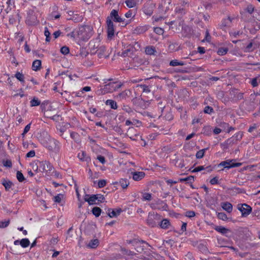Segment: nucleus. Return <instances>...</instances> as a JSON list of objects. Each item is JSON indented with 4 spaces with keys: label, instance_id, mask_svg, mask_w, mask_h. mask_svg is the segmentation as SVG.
I'll use <instances>...</instances> for the list:
<instances>
[{
    "label": "nucleus",
    "instance_id": "1",
    "mask_svg": "<svg viewBox=\"0 0 260 260\" xmlns=\"http://www.w3.org/2000/svg\"><path fill=\"white\" fill-rule=\"evenodd\" d=\"M40 142L51 151L56 152L59 150V143L56 140L51 138L50 136L46 132L40 134L39 137Z\"/></svg>",
    "mask_w": 260,
    "mask_h": 260
},
{
    "label": "nucleus",
    "instance_id": "2",
    "mask_svg": "<svg viewBox=\"0 0 260 260\" xmlns=\"http://www.w3.org/2000/svg\"><path fill=\"white\" fill-rule=\"evenodd\" d=\"M92 28L89 25L80 27L78 31V35L83 40H88L92 35Z\"/></svg>",
    "mask_w": 260,
    "mask_h": 260
},
{
    "label": "nucleus",
    "instance_id": "3",
    "mask_svg": "<svg viewBox=\"0 0 260 260\" xmlns=\"http://www.w3.org/2000/svg\"><path fill=\"white\" fill-rule=\"evenodd\" d=\"M161 219V216L159 214L154 212L149 213L147 219V223L149 226L154 227L159 224Z\"/></svg>",
    "mask_w": 260,
    "mask_h": 260
},
{
    "label": "nucleus",
    "instance_id": "4",
    "mask_svg": "<svg viewBox=\"0 0 260 260\" xmlns=\"http://www.w3.org/2000/svg\"><path fill=\"white\" fill-rule=\"evenodd\" d=\"M235 159H228L221 161L219 166L223 167L225 169H229L230 168L239 167L242 165L241 162H235Z\"/></svg>",
    "mask_w": 260,
    "mask_h": 260
},
{
    "label": "nucleus",
    "instance_id": "5",
    "mask_svg": "<svg viewBox=\"0 0 260 260\" xmlns=\"http://www.w3.org/2000/svg\"><path fill=\"white\" fill-rule=\"evenodd\" d=\"M237 209L241 212L242 216H247L252 211V208L246 204H239Z\"/></svg>",
    "mask_w": 260,
    "mask_h": 260
},
{
    "label": "nucleus",
    "instance_id": "6",
    "mask_svg": "<svg viewBox=\"0 0 260 260\" xmlns=\"http://www.w3.org/2000/svg\"><path fill=\"white\" fill-rule=\"evenodd\" d=\"M107 24L108 37L109 39H111L114 36V29L113 23L109 17H108L107 19Z\"/></svg>",
    "mask_w": 260,
    "mask_h": 260
},
{
    "label": "nucleus",
    "instance_id": "7",
    "mask_svg": "<svg viewBox=\"0 0 260 260\" xmlns=\"http://www.w3.org/2000/svg\"><path fill=\"white\" fill-rule=\"evenodd\" d=\"M39 163L40 170L43 172L51 171L52 170V166L51 164L46 161H38Z\"/></svg>",
    "mask_w": 260,
    "mask_h": 260
},
{
    "label": "nucleus",
    "instance_id": "8",
    "mask_svg": "<svg viewBox=\"0 0 260 260\" xmlns=\"http://www.w3.org/2000/svg\"><path fill=\"white\" fill-rule=\"evenodd\" d=\"M232 19L230 17H228L227 18L223 19L219 25L220 29L225 30L226 28L230 26L232 23Z\"/></svg>",
    "mask_w": 260,
    "mask_h": 260
},
{
    "label": "nucleus",
    "instance_id": "9",
    "mask_svg": "<svg viewBox=\"0 0 260 260\" xmlns=\"http://www.w3.org/2000/svg\"><path fill=\"white\" fill-rule=\"evenodd\" d=\"M110 19H114V21L117 22H122L124 21V19L120 17L118 14L117 11L113 10L110 13V16L109 17Z\"/></svg>",
    "mask_w": 260,
    "mask_h": 260
},
{
    "label": "nucleus",
    "instance_id": "10",
    "mask_svg": "<svg viewBox=\"0 0 260 260\" xmlns=\"http://www.w3.org/2000/svg\"><path fill=\"white\" fill-rule=\"evenodd\" d=\"M133 175V178L135 181H140L142 180L145 175V174L143 172H132Z\"/></svg>",
    "mask_w": 260,
    "mask_h": 260
},
{
    "label": "nucleus",
    "instance_id": "11",
    "mask_svg": "<svg viewBox=\"0 0 260 260\" xmlns=\"http://www.w3.org/2000/svg\"><path fill=\"white\" fill-rule=\"evenodd\" d=\"M121 212L122 210L120 208L109 209L108 214L110 217L113 218L118 216Z\"/></svg>",
    "mask_w": 260,
    "mask_h": 260
},
{
    "label": "nucleus",
    "instance_id": "12",
    "mask_svg": "<svg viewBox=\"0 0 260 260\" xmlns=\"http://www.w3.org/2000/svg\"><path fill=\"white\" fill-rule=\"evenodd\" d=\"M199 250L202 253L206 255L209 253V251L206 246V244L204 243H200L198 245Z\"/></svg>",
    "mask_w": 260,
    "mask_h": 260
},
{
    "label": "nucleus",
    "instance_id": "13",
    "mask_svg": "<svg viewBox=\"0 0 260 260\" xmlns=\"http://www.w3.org/2000/svg\"><path fill=\"white\" fill-rule=\"evenodd\" d=\"M221 207L223 210H225L228 213H231L233 210V206L231 203L229 202H223L221 204Z\"/></svg>",
    "mask_w": 260,
    "mask_h": 260
},
{
    "label": "nucleus",
    "instance_id": "14",
    "mask_svg": "<svg viewBox=\"0 0 260 260\" xmlns=\"http://www.w3.org/2000/svg\"><path fill=\"white\" fill-rule=\"evenodd\" d=\"M85 201L87 202L89 205H92L94 204L96 200L95 195H92L89 197L88 194H86L84 198Z\"/></svg>",
    "mask_w": 260,
    "mask_h": 260
},
{
    "label": "nucleus",
    "instance_id": "15",
    "mask_svg": "<svg viewBox=\"0 0 260 260\" xmlns=\"http://www.w3.org/2000/svg\"><path fill=\"white\" fill-rule=\"evenodd\" d=\"M161 229H166L169 228L170 225V221L167 219H164L161 221H159L158 224Z\"/></svg>",
    "mask_w": 260,
    "mask_h": 260
},
{
    "label": "nucleus",
    "instance_id": "16",
    "mask_svg": "<svg viewBox=\"0 0 260 260\" xmlns=\"http://www.w3.org/2000/svg\"><path fill=\"white\" fill-rule=\"evenodd\" d=\"M2 184L4 186L6 190H9L13 185V182L9 180H4L2 181Z\"/></svg>",
    "mask_w": 260,
    "mask_h": 260
},
{
    "label": "nucleus",
    "instance_id": "17",
    "mask_svg": "<svg viewBox=\"0 0 260 260\" xmlns=\"http://www.w3.org/2000/svg\"><path fill=\"white\" fill-rule=\"evenodd\" d=\"M41 67V61L40 60H35L32 64V69L34 71H37L40 69Z\"/></svg>",
    "mask_w": 260,
    "mask_h": 260
},
{
    "label": "nucleus",
    "instance_id": "18",
    "mask_svg": "<svg viewBox=\"0 0 260 260\" xmlns=\"http://www.w3.org/2000/svg\"><path fill=\"white\" fill-rule=\"evenodd\" d=\"M214 230L222 234H225L228 232H230V230L225 228L222 226H216L214 228Z\"/></svg>",
    "mask_w": 260,
    "mask_h": 260
},
{
    "label": "nucleus",
    "instance_id": "19",
    "mask_svg": "<svg viewBox=\"0 0 260 260\" xmlns=\"http://www.w3.org/2000/svg\"><path fill=\"white\" fill-rule=\"evenodd\" d=\"M202 170H206L207 172H210L212 171V168L210 166H207L206 168L203 166L196 167V173Z\"/></svg>",
    "mask_w": 260,
    "mask_h": 260
},
{
    "label": "nucleus",
    "instance_id": "20",
    "mask_svg": "<svg viewBox=\"0 0 260 260\" xmlns=\"http://www.w3.org/2000/svg\"><path fill=\"white\" fill-rule=\"evenodd\" d=\"M78 157L82 161H87L89 159L88 156H87L86 153L83 151H81L78 153Z\"/></svg>",
    "mask_w": 260,
    "mask_h": 260
},
{
    "label": "nucleus",
    "instance_id": "21",
    "mask_svg": "<svg viewBox=\"0 0 260 260\" xmlns=\"http://www.w3.org/2000/svg\"><path fill=\"white\" fill-rule=\"evenodd\" d=\"M99 243V241L98 239H94L91 240L88 244L87 246L90 248H95L98 246Z\"/></svg>",
    "mask_w": 260,
    "mask_h": 260
},
{
    "label": "nucleus",
    "instance_id": "22",
    "mask_svg": "<svg viewBox=\"0 0 260 260\" xmlns=\"http://www.w3.org/2000/svg\"><path fill=\"white\" fill-rule=\"evenodd\" d=\"M180 181H186L187 183H190V186L192 188H193V187L192 186V183L194 182V177H193V176H189L188 177H186V178H183V179H181Z\"/></svg>",
    "mask_w": 260,
    "mask_h": 260
},
{
    "label": "nucleus",
    "instance_id": "23",
    "mask_svg": "<svg viewBox=\"0 0 260 260\" xmlns=\"http://www.w3.org/2000/svg\"><path fill=\"white\" fill-rule=\"evenodd\" d=\"M208 148H204L203 149L200 150L198 152H196V158H202L205 154V151L208 150Z\"/></svg>",
    "mask_w": 260,
    "mask_h": 260
},
{
    "label": "nucleus",
    "instance_id": "24",
    "mask_svg": "<svg viewBox=\"0 0 260 260\" xmlns=\"http://www.w3.org/2000/svg\"><path fill=\"white\" fill-rule=\"evenodd\" d=\"M30 242L28 239H22L20 241V244L23 248H26L29 246Z\"/></svg>",
    "mask_w": 260,
    "mask_h": 260
},
{
    "label": "nucleus",
    "instance_id": "25",
    "mask_svg": "<svg viewBox=\"0 0 260 260\" xmlns=\"http://www.w3.org/2000/svg\"><path fill=\"white\" fill-rule=\"evenodd\" d=\"M228 51V48H226V47H225V48L221 47V48L218 49V50L217 51V53L219 55H225V54L227 53Z\"/></svg>",
    "mask_w": 260,
    "mask_h": 260
},
{
    "label": "nucleus",
    "instance_id": "26",
    "mask_svg": "<svg viewBox=\"0 0 260 260\" xmlns=\"http://www.w3.org/2000/svg\"><path fill=\"white\" fill-rule=\"evenodd\" d=\"M92 212L96 217H99L101 213V209L99 207H95L92 209Z\"/></svg>",
    "mask_w": 260,
    "mask_h": 260
},
{
    "label": "nucleus",
    "instance_id": "27",
    "mask_svg": "<svg viewBox=\"0 0 260 260\" xmlns=\"http://www.w3.org/2000/svg\"><path fill=\"white\" fill-rule=\"evenodd\" d=\"M106 104L110 105L111 108L114 109H116L117 108L116 103L113 100H107L106 102Z\"/></svg>",
    "mask_w": 260,
    "mask_h": 260
},
{
    "label": "nucleus",
    "instance_id": "28",
    "mask_svg": "<svg viewBox=\"0 0 260 260\" xmlns=\"http://www.w3.org/2000/svg\"><path fill=\"white\" fill-rule=\"evenodd\" d=\"M40 103L41 102L38 100V99L34 97L33 99L30 101V106L31 107L39 106Z\"/></svg>",
    "mask_w": 260,
    "mask_h": 260
},
{
    "label": "nucleus",
    "instance_id": "29",
    "mask_svg": "<svg viewBox=\"0 0 260 260\" xmlns=\"http://www.w3.org/2000/svg\"><path fill=\"white\" fill-rule=\"evenodd\" d=\"M125 4L128 8H133L136 6V2L135 0H127Z\"/></svg>",
    "mask_w": 260,
    "mask_h": 260
},
{
    "label": "nucleus",
    "instance_id": "30",
    "mask_svg": "<svg viewBox=\"0 0 260 260\" xmlns=\"http://www.w3.org/2000/svg\"><path fill=\"white\" fill-rule=\"evenodd\" d=\"M155 52L154 48L152 47H147L146 48L145 52L148 55H153Z\"/></svg>",
    "mask_w": 260,
    "mask_h": 260
},
{
    "label": "nucleus",
    "instance_id": "31",
    "mask_svg": "<svg viewBox=\"0 0 260 260\" xmlns=\"http://www.w3.org/2000/svg\"><path fill=\"white\" fill-rule=\"evenodd\" d=\"M120 184L122 188H126L129 185V182L126 179H121L120 181Z\"/></svg>",
    "mask_w": 260,
    "mask_h": 260
},
{
    "label": "nucleus",
    "instance_id": "32",
    "mask_svg": "<svg viewBox=\"0 0 260 260\" xmlns=\"http://www.w3.org/2000/svg\"><path fill=\"white\" fill-rule=\"evenodd\" d=\"M152 199L151 194L149 193H144L142 195V200L143 201H150Z\"/></svg>",
    "mask_w": 260,
    "mask_h": 260
},
{
    "label": "nucleus",
    "instance_id": "33",
    "mask_svg": "<svg viewBox=\"0 0 260 260\" xmlns=\"http://www.w3.org/2000/svg\"><path fill=\"white\" fill-rule=\"evenodd\" d=\"M170 65L173 67L184 65L183 62L178 61L177 60H173L170 61Z\"/></svg>",
    "mask_w": 260,
    "mask_h": 260
},
{
    "label": "nucleus",
    "instance_id": "34",
    "mask_svg": "<svg viewBox=\"0 0 260 260\" xmlns=\"http://www.w3.org/2000/svg\"><path fill=\"white\" fill-rule=\"evenodd\" d=\"M147 30V27L145 26H140L137 27L135 29V31L137 34H142L144 32Z\"/></svg>",
    "mask_w": 260,
    "mask_h": 260
},
{
    "label": "nucleus",
    "instance_id": "35",
    "mask_svg": "<svg viewBox=\"0 0 260 260\" xmlns=\"http://www.w3.org/2000/svg\"><path fill=\"white\" fill-rule=\"evenodd\" d=\"M16 177L19 182H22L25 179L23 175L20 171H17L16 173Z\"/></svg>",
    "mask_w": 260,
    "mask_h": 260
},
{
    "label": "nucleus",
    "instance_id": "36",
    "mask_svg": "<svg viewBox=\"0 0 260 260\" xmlns=\"http://www.w3.org/2000/svg\"><path fill=\"white\" fill-rule=\"evenodd\" d=\"M106 50L105 47L104 46H101L97 50L96 52H98L99 55L100 56V57H102V56L104 55V52Z\"/></svg>",
    "mask_w": 260,
    "mask_h": 260
},
{
    "label": "nucleus",
    "instance_id": "37",
    "mask_svg": "<svg viewBox=\"0 0 260 260\" xmlns=\"http://www.w3.org/2000/svg\"><path fill=\"white\" fill-rule=\"evenodd\" d=\"M63 198L62 194H59L54 197V201L56 203H60Z\"/></svg>",
    "mask_w": 260,
    "mask_h": 260
},
{
    "label": "nucleus",
    "instance_id": "38",
    "mask_svg": "<svg viewBox=\"0 0 260 260\" xmlns=\"http://www.w3.org/2000/svg\"><path fill=\"white\" fill-rule=\"evenodd\" d=\"M169 49L171 51H176L178 50V47L177 46V44L175 43H172L169 46Z\"/></svg>",
    "mask_w": 260,
    "mask_h": 260
},
{
    "label": "nucleus",
    "instance_id": "39",
    "mask_svg": "<svg viewBox=\"0 0 260 260\" xmlns=\"http://www.w3.org/2000/svg\"><path fill=\"white\" fill-rule=\"evenodd\" d=\"M213 111L214 110L211 107L207 106L204 108V112L206 114H210L213 112Z\"/></svg>",
    "mask_w": 260,
    "mask_h": 260
},
{
    "label": "nucleus",
    "instance_id": "40",
    "mask_svg": "<svg viewBox=\"0 0 260 260\" xmlns=\"http://www.w3.org/2000/svg\"><path fill=\"white\" fill-rule=\"evenodd\" d=\"M217 217L219 219L224 221L228 219L226 214L223 212L218 213L217 214Z\"/></svg>",
    "mask_w": 260,
    "mask_h": 260
},
{
    "label": "nucleus",
    "instance_id": "41",
    "mask_svg": "<svg viewBox=\"0 0 260 260\" xmlns=\"http://www.w3.org/2000/svg\"><path fill=\"white\" fill-rule=\"evenodd\" d=\"M245 10L248 13L251 14L254 12V7L252 5L250 4L247 6Z\"/></svg>",
    "mask_w": 260,
    "mask_h": 260
},
{
    "label": "nucleus",
    "instance_id": "42",
    "mask_svg": "<svg viewBox=\"0 0 260 260\" xmlns=\"http://www.w3.org/2000/svg\"><path fill=\"white\" fill-rule=\"evenodd\" d=\"M210 40H211V36L209 34V31L207 29L206 31L205 37L202 41V42H204L205 41H207L208 42H209L210 41Z\"/></svg>",
    "mask_w": 260,
    "mask_h": 260
},
{
    "label": "nucleus",
    "instance_id": "43",
    "mask_svg": "<svg viewBox=\"0 0 260 260\" xmlns=\"http://www.w3.org/2000/svg\"><path fill=\"white\" fill-rule=\"evenodd\" d=\"M15 77L16 78L21 82H23L24 81V76L22 73L20 72H17L15 74Z\"/></svg>",
    "mask_w": 260,
    "mask_h": 260
},
{
    "label": "nucleus",
    "instance_id": "44",
    "mask_svg": "<svg viewBox=\"0 0 260 260\" xmlns=\"http://www.w3.org/2000/svg\"><path fill=\"white\" fill-rule=\"evenodd\" d=\"M138 87H141L143 89V92H144L149 93L150 92V90L148 86L145 85H138Z\"/></svg>",
    "mask_w": 260,
    "mask_h": 260
},
{
    "label": "nucleus",
    "instance_id": "45",
    "mask_svg": "<svg viewBox=\"0 0 260 260\" xmlns=\"http://www.w3.org/2000/svg\"><path fill=\"white\" fill-rule=\"evenodd\" d=\"M50 33L48 30V29L47 27H45V31H44V35L46 37V41L49 42L50 41Z\"/></svg>",
    "mask_w": 260,
    "mask_h": 260
},
{
    "label": "nucleus",
    "instance_id": "46",
    "mask_svg": "<svg viewBox=\"0 0 260 260\" xmlns=\"http://www.w3.org/2000/svg\"><path fill=\"white\" fill-rule=\"evenodd\" d=\"M10 223V220H7L5 221H0V228H5L8 226Z\"/></svg>",
    "mask_w": 260,
    "mask_h": 260
},
{
    "label": "nucleus",
    "instance_id": "47",
    "mask_svg": "<svg viewBox=\"0 0 260 260\" xmlns=\"http://www.w3.org/2000/svg\"><path fill=\"white\" fill-rule=\"evenodd\" d=\"M130 51H133V47L129 45V48L125 49L123 52H122V54L123 56H128V52Z\"/></svg>",
    "mask_w": 260,
    "mask_h": 260
},
{
    "label": "nucleus",
    "instance_id": "48",
    "mask_svg": "<svg viewBox=\"0 0 260 260\" xmlns=\"http://www.w3.org/2000/svg\"><path fill=\"white\" fill-rule=\"evenodd\" d=\"M154 31L159 35H161L164 34V29L160 27H154Z\"/></svg>",
    "mask_w": 260,
    "mask_h": 260
},
{
    "label": "nucleus",
    "instance_id": "49",
    "mask_svg": "<svg viewBox=\"0 0 260 260\" xmlns=\"http://www.w3.org/2000/svg\"><path fill=\"white\" fill-rule=\"evenodd\" d=\"M60 52L63 54H67L69 52V48L66 46H63L60 49Z\"/></svg>",
    "mask_w": 260,
    "mask_h": 260
},
{
    "label": "nucleus",
    "instance_id": "50",
    "mask_svg": "<svg viewBox=\"0 0 260 260\" xmlns=\"http://www.w3.org/2000/svg\"><path fill=\"white\" fill-rule=\"evenodd\" d=\"M210 183L212 184V185H214V184H217L219 183V182H218V178L217 177H213L212 179H211L210 181Z\"/></svg>",
    "mask_w": 260,
    "mask_h": 260
},
{
    "label": "nucleus",
    "instance_id": "51",
    "mask_svg": "<svg viewBox=\"0 0 260 260\" xmlns=\"http://www.w3.org/2000/svg\"><path fill=\"white\" fill-rule=\"evenodd\" d=\"M95 196H96V200H98V201L101 202H104V201L105 200V198L103 195L99 194H96Z\"/></svg>",
    "mask_w": 260,
    "mask_h": 260
},
{
    "label": "nucleus",
    "instance_id": "52",
    "mask_svg": "<svg viewBox=\"0 0 260 260\" xmlns=\"http://www.w3.org/2000/svg\"><path fill=\"white\" fill-rule=\"evenodd\" d=\"M31 166L32 168L34 170V171L37 172L38 171L39 167V165H38V163L37 162H32L31 164Z\"/></svg>",
    "mask_w": 260,
    "mask_h": 260
},
{
    "label": "nucleus",
    "instance_id": "53",
    "mask_svg": "<svg viewBox=\"0 0 260 260\" xmlns=\"http://www.w3.org/2000/svg\"><path fill=\"white\" fill-rule=\"evenodd\" d=\"M106 181L105 180H100L98 182V186L100 188L103 187L106 185Z\"/></svg>",
    "mask_w": 260,
    "mask_h": 260
},
{
    "label": "nucleus",
    "instance_id": "54",
    "mask_svg": "<svg viewBox=\"0 0 260 260\" xmlns=\"http://www.w3.org/2000/svg\"><path fill=\"white\" fill-rule=\"evenodd\" d=\"M252 45L253 43L252 42L249 43L245 48L246 52L252 51L253 50V49H252Z\"/></svg>",
    "mask_w": 260,
    "mask_h": 260
},
{
    "label": "nucleus",
    "instance_id": "55",
    "mask_svg": "<svg viewBox=\"0 0 260 260\" xmlns=\"http://www.w3.org/2000/svg\"><path fill=\"white\" fill-rule=\"evenodd\" d=\"M30 123L27 124L24 128L23 133H22V136H24L30 129Z\"/></svg>",
    "mask_w": 260,
    "mask_h": 260
},
{
    "label": "nucleus",
    "instance_id": "56",
    "mask_svg": "<svg viewBox=\"0 0 260 260\" xmlns=\"http://www.w3.org/2000/svg\"><path fill=\"white\" fill-rule=\"evenodd\" d=\"M35 155V152L34 150H31L29 152H28L26 155V156L27 157H32Z\"/></svg>",
    "mask_w": 260,
    "mask_h": 260
},
{
    "label": "nucleus",
    "instance_id": "57",
    "mask_svg": "<svg viewBox=\"0 0 260 260\" xmlns=\"http://www.w3.org/2000/svg\"><path fill=\"white\" fill-rule=\"evenodd\" d=\"M185 215L188 217H192L195 216V213L193 211H187L186 212Z\"/></svg>",
    "mask_w": 260,
    "mask_h": 260
},
{
    "label": "nucleus",
    "instance_id": "58",
    "mask_svg": "<svg viewBox=\"0 0 260 260\" xmlns=\"http://www.w3.org/2000/svg\"><path fill=\"white\" fill-rule=\"evenodd\" d=\"M242 34V32H241L240 31H234V32H232L231 33H230V34L231 35H232L233 36H234L235 38H236L238 36L241 35Z\"/></svg>",
    "mask_w": 260,
    "mask_h": 260
},
{
    "label": "nucleus",
    "instance_id": "59",
    "mask_svg": "<svg viewBox=\"0 0 260 260\" xmlns=\"http://www.w3.org/2000/svg\"><path fill=\"white\" fill-rule=\"evenodd\" d=\"M89 47L91 50L94 51L95 49L98 48V45H95L93 42L89 43Z\"/></svg>",
    "mask_w": 260,
    "mask_h": 260
},
{
    "label": "nucleus",
    "instance_id": "60",
    "mask_svg": "<svg viewBox=\"0 0 260 260\" xmlns=\"http://www.w3.org/2000/svg\"><path fill=\"white\" fill-rule=\"evenodd\" d=\"M97 159L103 164L105 162V157L102 155L98 156Z\"/></svg>",
    "mask_w": 260,
    "mask_h": 260
},
{
    "label": "nucleus",
    "instance_id": "61",
    "mask_svg": "<svg viewBox=\"0 0 260 260\" xmlns=\"http://www.w3.org/2000/svg\"><path fill=\"white\" fill-rule=\"evenodd\" d=\"M251 85L253 86V87H256L258 85V83L257 82L256 78H253L252 79L251 82Z\"/></svg>",
    "mask_w": 260,
    "mask_h": 260
},
{
    "label": "nucleus",
    "instance_id": "62",
    "mask_svg": "<svg viewBox=\"0 0 260 260\" xmlns=\"http://www.w3.org/2000/svg\"><path fill=\"white\" fill-rule=\"evenodd\" d=\"M123 110H124L125 112H127L128 113H130L132 112L131 108L127 106H123Z\"/></svg>",
    "mask_w": 260,
    "mask_h": 260
},
{
    "label": "nucleus",
    "instance_id": "63",
    "mask_svg": "<svg viewBox=\"0 0 260 260\" xmlns=\"http://www.w3.org/2000/svg\"><path fill=\"white\" fill-rule=\"evenodd\" d=\"M198 52L200 54H203L205 52V50L204 47H198Z\"/></svg>",
    "mask_w": 260,
    "mask_h": 260
},
{
    "label": "nucleus",
    "instance_id": "64",
    "mask_svg": "<svg viewBox=\"0 0 260 260\" xmlns=\"http://www.w3.org/2000/svg\"><path fill=\"white\" fill-rule=\"evenodd\" d=\"M132 47L135 50H138L140 48V46L137 42H135L134 47Z\"/></svg>",
    "mask_w": 260,
    "mask_h": 260
}]
</instances>
